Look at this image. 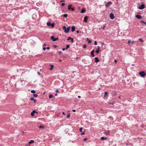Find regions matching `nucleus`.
<instances>
[{"label": "nucleus", "instance_id": "obj_30", "mask_svg": "<svg viewBox=\"0 0 146 146\" xmlns=\"http://www.w3.org/2000/svg\"><path fill=\"white\" fill-rule=\"evenodd\" d=\"M86 46H87L86 45V44H84V45L83 46V48H86Z\"/></svg>", "mask_w": 146, "mask_h": 146}, {"label": "nucleus", "instance_id": "obj_47", "mask_svg": "<svg viewBox=\"0 0 146 146\" xmlns=\"http://www.w3.org/2000/svg\"><path fill=\"white\" fill-rule=\"evenodd\" d=\"M43 49L44 50H45L46 49V48H45V47H43Z\"/></svg>", "mask_w": 146, "mask_h": 146}, {"label": "nucleus", "instance_id": "obj_33", "mask_svg": "<svg viewBox=\"0 0 146 146\" xmlns=\"http://www.w3.org/2000/svg\"><path fill=\"white\" fill-rule=\"evenodd\" d=\"M70 114H68V115H67V116L66 117H67V118H69L70 117Z\"/></svg>", "mask_w": 146, "mask_h": 146}, {"label": "nucleus", "instance_id": "obj_60", "mask_svg": "<svg viewBox=\"0 0 146 146\" xmlns=\"http://www.w3.org/2000/svg\"><path fill=\"white\" fill-rule=\"evenodd\" d=\"M46 46V44H44L43 45V46Z\"/></svg>", "mask_w": 146, "mask_h": 146}, {"label": "nucleus", "instance_id": "obj_23", "mask_svg": "<svg viewBox=\"0 0 146 146\" xmlns=\"http://www.w3.org/2000/svg\"><path fill=\"white\" fill-rule=\"evenodd\" d=\"M139 41H140L141 42H143V40L141 38H140L139 39Z\"/></svg>", "mask_w": 146, "mask_h": 146}, {"label": "nucleus", "instance_id": "obj_25", "mask_svg": "<svg viewBox=\"0 0 146 146\" xmlns=\"http://www.w3.org/2000/svg\"><path fill=\"white\" fill-rule=\"evenodd\" d=\"M68 16V15L67 14H64L63 15V16L64 17H67Z\"/></svg>", "mask_w": 146, "mask_h": 146}, {"label": "nucleus", "instance_id": "obj_1", "mask_svg": "<svg viewBox=\"0 0 146 146\" xmlns=\"http://www.w3.org/2000/svg\"><path fill=\"white\" fill-rule=\"evenodd\" d=\"M105 3H106L105 5L106 7H110L112 4V2L110 1L108 2V3H106L105 2Z\"/></svg>", "mask_w": 146, "mask_h": 146}, {"label": "nucleus", "instance_id": "obj_9", "mask_svg": "<svg viewBox=\"0 0 146 146\" xmlns=\"http://www.w3.org/2000/svg\"><path fill=\"white\" fill-rule=\"evenodd\" d=\"M88 20V18L87 16H86L84 17V21L85 22H86Z\"/></svg>", "mask_w": 146, "mask_h": 146}, {"label": "nucleus", "instance_id": "obj_40", "mask_svg": "<svg viewBox=\"0 0 146 146\" xmlns=\"http://www.w3.org/2000/svg\"><path fill=\"white\" fill-rule=\"evenodd\" d=\"M87 139L86 138H85L84 139H83V141H86L87 140Z\"/></svg>", "mask_w": 146, "mask_h": 146}, {"label": "nucleus", "instance_id": "obj_11", "mask_svg": "<svg viewBox=\"0 0 146 146\" xmlns=\"http://www.w3.org/2000/svg\"><path fill=\"white\" fill-rule=\"evenodd\" d=\"M95 62H97L99 61V60L98 58V57H95Z\"/></svg>", "mask_w": 146, "mask_h": 146}, {"label": "nucleus", "instance_id": "obj_32", "mask_svg": "<svg viewBox=\"0 0 146 146\" xmlns=\"http://www.w3.org/2000/svg\"><path fill=\"white\" fill-rule=\"evenodd\" d=\"M131 43V41L130 40H128V43L129 45H130V43Z\"/></svg>", "mask_w": 146, "mask_h": 146}, {"label": "nucleus", "instance_id": "obj_8", "mask_svg": "<svg viewBox=\"0 0 146 146\" xmlns=\"http://www.w3.org/2000/svg\"><path fill=\"white\" fill-rule=\"evenodd\" d=\"M136 17L137 19H140L142 18V17L141 15H137L136 16Z\"/></svg>", "mask_w": 146, "mask_h": 146}, {"label": "nucleus", "instance_id": "obj_10", "mask_svg": "<svg viewBox=\"0 0 146 146\" xmlns=\"http://www.w3.org/2000/svg\"><path fill=\"white\" fill-rule=\"evenodd\" d=\"M86 12V10L84 8H83L82 10L81 11V12H80V13H85Z\"/></svg>", "mask_w": 146, "mask_h": 146}, {"label": "nucleus", "instance_id": "obj_37", "mask_svg": "<svg viewBox=\"0 0 146 146\" xmlns=\"http://www.w3.org/2000/svg\"><path fill=\"white\" fill-rule=\"evenodd\" d=\"M99 50H97L96 51V52L97 53H98L99 52Z\"/></svg>", "mask_w": 146, "mask_h": 146}, {"label": "nucleus", "instance_id": "obj_46", "mask_svg": "<svg viewBox=\"0 0 146 146\" xmlns=\"http://www.w3.org/2000/svg\"><path fill=\"white\" fill-rule=\"evenodd\" d=\"M84 132H83V133H82L81 134V135H83L84 134Z\"/></svg>", "mask_w": 146, "mask_h": 146}, {"label": "nucleus", "instance_id": "obj_17", "mask_svg": "<svg viewBox=\"0 0 146 146\" xmlns=\"http://www.w3.org/2000/svg\"><path fill=\"white\" fill-rule=\"evenodd\" d=\"M50 66L51 68H49V69L51 70L53 69L54 66L53 65H51Z\"/></svg>", "mask_w": 146, "mask_h": 146}, {"label": "nucleus", "instance_id": "obj_63", "mask_svg": "<svg viewBox=\"0 0 146 146\" xmlns=\"http://www.w3.org/2000/svg\"><path fill=\"white\" fill-rule=\"evenodd\" d=\"M57 94H55V96H57Z\"/></svg>", "mask_w": 146, "mask_h": 146}, {"label": "nucleus", "instance_id": "obj_13", "mask_svg": "<svg viewBox=\"0 0 146 146\" xmlns=\"http://www.w3.org/2000/svg\"><path fill=\"white\" fill-rule=\"evenodd\" d=\"M75 30V27L74 26H72V27L71 31L72 32H73Z\"/></svg>", "mask_w": 146, "mask_h": 146}, {"label": "nucleus", "instance_id": "obj_54", "mask_svg": "<svg viewBox=\"0 0 146 146\" xmlns=\"http://www.w3.org/2000/svg\"><path fill=\"white\" fill-rule=\"evenodd\" d=\"M79 31L77 30V31H76V33H79Z\"/></svg>", "mask_w": 146, "mask_h": 146}, {"label": "nucleus", "instance_id": "obj_21", "mask_svg": "<svg viewBox=\"0 0 146 146\" xmlns=\"http://www.w3.org/2000/svg\"><path fill=\"white\" fill-rule=\"evenodd\" d=\"M33 97L35 98H36L38 96V95L36 94H33Z\"/></svg>", "mask_w": 146, "mask_h": 146}, {"label": "nucleus", "instance_id": "obj_53", "mask_svg": "<svg viewBox=\"0 0 146 146\" xmlns=\"http://www.w3.org/2000/svg\"><path fill=\"white\" fill-rule=\"evenodd\" d=\"M72 111L74 112H75L76 110H73Z\"/></svg>", "mask_w": 146, "mask_h": 146}, {"label": "nucleus", "instance_id": "obj_26", "mask_svg": "<svg viewBox=\"0 0 146 146\" xmlns=\"http://www.w3.org/2000/svg\"><path fill=\"white\" fill-rule=\"evenodd\" d=\"M70 47V46L69 45H67L66 46V49H67V48H69Z\"/></svg>", "mask_w": 146, "mask_h": 146}, {"label": "nucleus", "instance_id": "obj_3", "mask_svg": "<svg viewBox=\"0 0 146 146\" xmlns=\"http://www.w3.org/2000/svg\"><path fill=\"white\" fill-rule=\"evenodd\" d=\"M145 8V5L144 4H142L139 7L138 9L140 10H142L144 9Z\"/></svg>", "mask_w": 146, "mask_h": 146}, {"label": "nucleus", "instance_id": "obj_49", "mask_svg": "<svg viewBox=\"0 0 146 146\" xmlns=\"http://www.w3.org/2000/svg\"><path fill=\"white\" fill-rule=\"evenodd\" d=\"M33 101H33V102H34V103H35V102H36V100H35L34 99V100H33Z\"/></svg>", "mask_w": 146, "mask_h": 146}, {"label": "nucleus", "instance_id": "obj_57", "mask_svg": "<svg viewBox=\"0 0 146 146\" xmlns=\"http://www.w3.org/2000/svg\"><path fill=\"white\" fill-rule=\"evenodd\" d=\"M78 98H81V96H78Z\"/></svg>", "mask_w": 146, "mask_h": 146}, {"label": "nucleus", "instance_id": "obj_55", "mask_svg": "<svg viewBox=\"0 0 146 146\" xmlns=\"http://www.w3.org/2000/svg\"><path fill=\"white\" fill-rule=\"evenodd\" d=\"M118 98H119V99H121V96H119Z\"/></svg>", "mask_w": 146, "mask_h": 146}, {"label": "nucleus", "instance_id": "obj_20", "mask_svg": "<svg viewBox=\"0 0 146 146\" xmlns=\"http://www.w3.org/2000/svg\"><path fill=\"white\" fill-rule=\"evenodd\" d=\"M53 96L52 94H50V95H49V98L50 99L52 98H53Z\"/></svg>", "mask_w": 146, "mask_h": 146}, {"label": "nucleus", "instance_id": "obj_62", "mask_svg": "<svg viewBox=\"0 0 146 146\" xmlns=\"http://www.w3.org/2000/svg\"><path fill=\"white\" fill-rule=\"evenodd\" d=\"M59 61L60 62H61V61H62V60H60H60H59Z\"/></svg>", "mask_w": 146, "mask_h": 146}, {"label": "nucleus", "instance_id": "obj_44", "mask_svg": "<svg viewBox=\"0 0 146 146\" xmlns=\"http://www.w3.org/2000/svg\"><path fill=\"white\" fill-rule=\"evenodd\" d=\"M50 48L49 47H47L46 48V49H47V50H49L50 49Z\"/></svg>", "mask_w": 146, "mask_h": 146}, {"label": "nucleus", "instance_id": "obj_39", "mask_svg": "<svg viewBox=\"0 0 146 146\" xmlns=\"http://www.w3.org/2000/svg\"><path fill=\"white\" fill-rule=\"evenodd\" d=\"M71 42H74V39L73 38H72L71 39Z\"/></svg>", "mask_w": 146, "mask_h": 146}, {"label": "nucleus", "instance_id": "obj_36", "mask_svg": "<svg viewBox=\"0 0 146 146\" xmlns=\"http://www.w3.org/2000/svg\"><path fill=\"white\" fill-rule=\"evenodd\" d=\"M71 38H71L70 37H68V38L67 39V40H70L71 39Z\"/></svg>", "mask_w": 146, "mask_h": 146}, {"label": "nucleus", "instance_id": "obj_28", "mask_svg": "<svg viewBox=\"0 0 146 146\" xmlns=\"http://www.w3.org/2000/svg\"><path fill=\"white\" fill-rule=\"evenodd\" d=\"M54 23H52V24L51 23V25L52 27V28L53 27H54Z\"/></svg>", "mask_w": 146, "mask_h": 146}, {"label": "nucleus", "instance_id": "obj_43", "mask_svg": "<svg viewBox=\"0 0 146 146\" xmlns=\"http://www.w3.org/2000/svg\"><path fill=\"white\" fill-rule=\"evenodd\" d=\"M131 43L132 44H133L135 43V41H133L131 42Z\"/></svg>", "mask_w": 146, "mask_h": 146}, {"label": "nucleus", "instance_id": "obj_14", "mask_svg": "<svg viewBox=\"0 0 146 146\" xmlns=\"http://www.w3.org/2000/svg\"><path fill=\"white\" fill-rule=\"evenodd\" d=\"M110 133V131H106L105 132V134L106 135H108Z\"/></svg>", "mask_w": 146, "mask_h": 146}, {"label": "nucleus", "instance_id": "obj_45", "mask_svg": "<svg viewBox=\"0 0 146 146\" xmlns=\"http://www.w3.org/2000/svg\"><path fill=\"white\" fill-rule=\"evenodd\" d=\"M72 11H74V9L73 8H72L71 9Z\"/></svg>", "mask_w": 146, "mask_h": 146}, {"label": "nucleus", "instance_id": "obj_22", "mask_svg": "<svg viewBox=\"0 0 146 146\" xmlns=\"http://www.w3.org/2000/svg\"><path fill=\"white\" fill-rule=\"evenodd\" d=\"M87 40L88 41V42L89 43H90L91 42V41L90 40H89L88 38H87Z\"/></svg>", "mask_w": 146, "mask_h": 146}, {"label": "nucleus", "instance_id": "obj_29", "mask_svg": "<svg viewBox=\"0 0 146 146\" xmlns=\"http://www.w3.org/2000/svg\"><path fill=\"white\" fill-rule=\"evenodd\" d=\"M141 23H143L144 24H145V25H146V23L144 21H141Z\"/></svg>", "mask_w": 146, "mask_h": 146}, {"label": "nucleus", "instance_id": "obj_2", "mask_svg": "<svg viewBox=\"0 0 146 146\" xmlns=\"http://www.w3.org/2000/svg\"><path fill=\"white\" fill-rule=\"evenodd\" d=\"M139 74L142 77H144L146 75V74L143 71L140 72Z\"/></svg>", "mask_w": 146, "mask_h": 146}, {"label": "nucleus", "instance_id": "obj_12", "mask_svg": "<svg viewBox=\"0 0 146 146\" xmlns=\"http://www.w3.org/2000/svg\"><path fill=\"white\" fill-rule=\"evenodd\" d=\"M94 50H92L91 52V55L93 57L95 56V55H94Z\"/></svg>", "mask_w": 146, "mask_h": 146}, {"label": "nucleus", "instance_id": "obj_61", "mask_svg": "<svg viewBox=\"0 0 146 146\" xmlns=\"http://www.w3.org/2000/svg\"><path fill=\"white\" fill-rule=\"evenodd\" d=\"M117 60H114V62H117Z\"/></svg>", "mask_w": 146, "mask_h": 146}, {"label": "nucleus", "instance_id": "obj_56", "mask_svg": "<svg viewBox=\"0 0 146 146\" xmlns=\"http://www.w3.org/2000/svg\"><path fill=\"white\" fill-rule=\"evenodd\" d=\"M64 1V0H62L61 1H60V2H63Z\"/></svg>", "mask_w": 146, "mask_h": 146}, {"label": "nucleus", "instance_id": "obj_4", "mask_svg": "<svg viewBox=\"0 0 146 146\" xmlns=\"http://www.w3.org/2000/svg\"><path fill=\"white\" fill-rule=\"evenodd\" d=\"M70 29V27H68L66 29H66L64 31V32L66 33H68L69 32Z\"/></svg>", "mask_w": 146, "mask_h": 146}, {"label": "nucleus", "instance_id": "obj_16", "mask_svg": "<svg viewBox=\"0 0 146 146\" xmlns=\"http://www.w3.org/2000/svg\"><path fill=\"white\" fill-rule=\"evenodd\" d=\"M107 139L106 137H102L101 138V140H106Z\"/></svg>", "mask_w": 146, "mask_h": 146}, {"label": "nucleus", "instance_id": "obj_31", "mask_svg": "<svg viewBox=\"0 0 146 146\" xmlns=\"http://www.w3.org/2000/svg\"><path fill=\"white\" fill-rule=\"evenodd\" d=\"M34 99V98L33 97H31L30 98V100L31 101H33Z\"/></svg>", "mask_w": 146, "mask_h": 146}, {"label": "nucleus", "instance_id": "obj_48", "mask_svg": "<svg viewBox=\"0 0 146 146\" xmlns=\"http://www.w3.org/2000/svg\"><path fill=\"white\" fill-rule=\"evenodd\" d=\"M55 92H59V91L58 90H57Z\"/></svg>", "mask_w": 146, "mask_h": 146}, {"label": "nucleus", "instance_id": "obj_50", "mask_svg": "<svg viewBox=\"0 0 146 146\" xmlns=\"http://www.w3.org/2000/svg\"><path fill=\"white\" fill-rule=\"evenodd\" d=\"M65 49H66V48H63L62 49V50H63V51H64V50Z\"/></svg>", "mask_w": 146, "mask_h": 146}, {"label": "nucleus", "instance_id": "obj_5", "mask_svg": "<svg viewBox=\"0 0 146 146\" xmlns=\"http://www.w3.org/2000/svg\"><path fill=\"white\" fill-rule=\"evenodd\" d=\"M50 38L53 41H56L58 39V38H54L53 36H52Z\"/></svg>", "mask_w": 146, "mask_h": 146}, {"label": "nucleus", "instance_id": "obj_19", "mask_svg": "<svg viewBox=\"0 0 146 146\" xmlns=\"http://www.w3.org/2000/svg\"><path fill=\"white\" fill-rule=\"evenodd\" d=\"M47 25L48 26H49L51 25V23L50 22H49L47 23Z\"/></svg>", "mask_w": 146, "mask_h": 146}, {"label": "nucleus", "instance_id": "obj_34", "mask_svg": "<svg viewBox=\"0 0 146 146\" xmlns=\"http://www.w3.org/2000/svg\"><path fill=\"white\" fill-rule=\"evenodd\" d=\"M108 94V92H105V93L104 96H106Z\"/></svg>", "mask_w": 146, "mask_h": 146}, {"label": "nucleus", "instance_id": "obj_24", "mask_svg": "<svg viewBox=\"0 0 146 146\" xmlns=\"http://www.w3.org/2000/svg\"><path fill=\"white\" fill-rule=\"evenodd\" d=\"M39 128L40 129H41V128H43V129H44V127L43 126H42V125H40V126H39Z\"/></svg>", "mask_w": 146, "mask_h": 146}, {"label": "nucleus", "instance_id": "obj_7", "mask_svg": "<svg viewBox=\"0 0 146 146\" xmlns=\"http://www.w3.org/2000/svg\"><path fill=\"white\" fill-rule=\"evenodd\" d=\"M37 113V112L35 110H33L32 112L31 113V116H33L34 115V113Z\"/></svg>", "mask_w": 146, "mask_h": 146}, {"label": "nucleus", "instance_id": "obj_41", "mask_svg": "<svg viewBox=\"0 0 146 146\" xmlns=\"http://www.w3.org/2000/svg\"><path fill=\"white\" fill-rule=\"evenodd\" d=\"M97 42L96 41H95L94 42V44H95V45H96L97 44Z\"/></svg>", "mask_w": 146, "mask_h": 146}, {"label": "nucleus", "instance_id": "obj_35", "mask_svg": "<svg viewBox=\"0 0 146 146\" xmlns=\"http://www.w3.org/2000/svg\"><path fill=\"white\" fill-rule=\"evenodd\" d=\"M82 128H80V129H79V130L80 131V132H82Z\"/></svg>", "mask_w": 146, "mask_h": 146}, {"label": "nucleus", "instance_id": "obj_38", "mask_svg": "<svg viewBox=\"0 0 146 146\" xmlns=\"http://www.w3.org/2000/svg\"><path fill=\"white\" fill-rule=\"evenodd\" d=\"M66 26H64L63 27V29L64 30H65V29H66Z\"/></svg>", "mask_w": 146, "mask_h": 146}, {"label": "nucleus", "instance_id": "obj_59", "mask_svg": "<svg viewBox=\"0 0 146 146\" xmlns=\"http://www.w3.org/2000/svg\"><path fill=\"white\" fill-rule=\"evenodd\" d=\"M62 114H63L64 115H65V113H64V112H62Z\"/></svg>", "mask_w": 146, "mask_h": 146}, {"label": "nucleus", "instance_id": "obj_52", "mask_svg": "<svg viewBox=\"0 0 146 146\" xmlns=\"http://www.w3.org/2000/svg\"><path fill=\"white\" fill-rule=\"evenodd\" d=\"M98 50H99L100 49V47L99 46H98Z\"/></svg>", "mask_w": 146, "mask_h": 146}, {"label": "nucleus", "instance_id": "obj_42", "mask_svg": "<svg viewBox=\"0 0 146 146\" xmlns=\"http://www.w3.org/2000/svg\"><path fill=\"white\" fill-rule=\"evenodd\" d=\"M64 5H65V4L64 3H62V4H61V5L62 6H64Z\"/></svg>", "mask_w": 146, "mask_h": 146}, {"label": "nucleus", "instance_id": "obj_18", "mask_svg": "<svg viewBox=\"0 0 146 146\" xmlns=\"http://www.w3.org/2000/svg\"><path fill=\"white\" fill-rule=\"evenodd\" d=\"M71 5H70L68 6V9L69 10H71Z\"/></svg>", "mask_w": 146, "mask_h": 146}, {"label": "nucleus", "instance_id": "obj_27", "mask_svg": "<svg viewBox=\"0 0 146 146\" xmlns=\"http://www.w3.org/2000/svg\"><path fill=\"white\" fill-rule=\"evenodd\" d=\"M31 92L32 93L34 94L35 93V91L34 90H31Z\"/></svg>", "mask_w": 146, "mask_h": 146}, {"label": "nucleus", "instance_id": "obj_64", "mask_svg": "<svg viewBox=\"0 0 146 146\" xmlns=\"http://www.w3.org/2000/svg\"><path fill=\"white\" fill-rule=\"evenodd\" d=\"M59 53L60 54H61V52H59Z\"/></svg>", "mask_w": 146, "mask_h": 146}, {"label": "nucleus", "instance_id": "obj_6", "mask_svg": "<svg viewBox=\"0 0 146 146\" xmlns=\"http://www.w3.org/2000/svg\"><path fill=\"white\" fill-rule=\"evenodd\" d=\"M110 18L112 19H114L115 18L114 16L112 13H111L110 14Z\"/></svg>", "mask_w": 146, "mask_h": 146}, {"label": "nucleus", "instance_id": "obj_58", "mask_svg": "<svg viewBox=\"0 0 146 146\" xmlns=\"http://www.w3.org/2000/svg\"><path fill=\"white\" fill-rule=\"evenodd\" d=\"M38 73V74H39V75H40V72H38V73Z\"/></svg>", "mask_w": 146, "mask_h": 146}, {"label": "nucleus", "instance_id": "obj_51", "mask_svg": "<svg viewBox=\"0 0 146 146\" xmlns=\"http://www.w3.org/2000/svg\"><path fill=\"white\" fill-rule=\"evenodd\" d=\"M54 47L55 48H56L57 47V46L56 45H54Z\"/></svg>", "mask_w": 146, "mask_h": 146}, {"label": "nucleus", "instance_id": "obj_15", "mask_svg": "<svg viewBox=\"0 0 146 146\" xmlns=\"http://www.w3.org/2000/svg\"><path fill=\"white\" fill-rule=\"evenodd\" d=\"M34 142V141L33 140H31L30 142H29L28 143L29 144H31L33 143Z\"/></svg>", "mask_w": 146, "mask_h": 146}]
</instances>
